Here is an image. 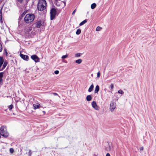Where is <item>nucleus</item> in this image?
<instances>
[{
  "mask_svg": "<svg viewBox=\"0 0 156 156\" xmlns=\"http://www.w3.org/2000/svg\"><path fill=\"white\" fill-rule=\"evenodd\" d=\"M97 155V154L95 155V154H94V156H96Z\"/></svg>",
  "mask_w": 156,
  "mask_h": 156,
  "instance_id": "nucleus-41",
  "label": "nucleus"
},
{
  "mask_svg": "<svg viewBox=\"0 0 156 156\" xmlns=\"http://www.w3.org/2000/svg\"><path fill=\"white\" fill-rule=\"evenodd\" d=\"M100 76V72H98L97 74V77L98 78H99Z\"/></svg>",
  "mask_w": 156,
  "mask_h": 156,
  "instance_id": "nucleus-30",
  "label": "nucleus"
},
{
  "mask_svg": "<svg viewBox=\"0 0 156 156\" xmlns=\"http://www.w3.org/2000/svg\"><path fill=\"white\" fill-rule=\"evenodd\" d=\"M94 87V86L93 84H92L91 86L90 87L88 90V91L89 92H91L93 90Z\"/></svg>",
  "mask_w": 156,
  "mask_h": 156,
  "instance_id": "nucleus-14",
  "label": "nucleus"
},
{
  "mask_svg": "<svg viewBox=\"0 0 156 156\" xmlns=\"http://www.w3.org/2000/svg\"><path fill=\"white\" fill-rule=\"evenodd\" d=\"M2 47L1 44L0 43V52L2 51Z\"/></svg>",
  "mask_w": 156,
  "mask_h": 156,
  "instance_id": "nucleus-29",
  "label": "nucleus"
},
{
  "mask_svg": "<svg viewBox=\"0 0 156 156\" xmlns=\"http://www.w3.org/2000/svg\"><path fill=\"white\" fill-rule=\"evenodd\" d=\"M34 29H35V28L34 27H28L27 28L26 30V33H27L29 35H30V31H31V30H34Z\"/></svg>",
  "mask_w": 156,
  "mask_h": 156,
  "instance_id": "nucleus-10",
  "label": "nucleus"
},
{
  "mask_svg": "<svg viewBox=\"0 0 156 156\" xmlns=\"http://www.w3.org/2000/svg\"><path fill=\"white\" fill-rule=\"evenodd\" d=\"M96 6V4L95 3L92 4L91 5V9H94Z\"/></svg>",
  "mask_w": 156,
  "mask_h": 156,
  "instance_id": "nucleus-19",
  "label": "nucleus"
},
{
  "mask_svg": "<svg viewBox=\"0 0 156 156\" xmlns=\"http://www.w3.org/2000/svg\"><path fill=\"white\" fill-rule=\"evenodd\" d=\"M47 2L45 0H39L37 4V9L40 11H42L46 9Z\"/></svg>",
  "mask_w": 156,
  "mask_h": 156,
  "instance_id": "nucleus-1",
  "label": "nucleus"
},
{
  "mask_svg": "<svg viewBox=\"0 0 156 156\" xmlns=\"http://www.w3.org/2000/svg\"><path fill=\"white\" fill-rule=\"evenodd\" d=\"M31 58L34 60L35 62H39V59L38 56L36 55H33L31 56Z\"/></svg>",
  "mask_w": 156,
  "mask_h": 156,
  "instance_id": "nucleus-8",
  "label": "nucleus"
},
{
  "mask_svg": "<svg viewBox=\"0 0 156 156\" xmlns=\"http://www.w3.org/2000/svg\"><path fill=\"white\" fill-rule=\"evenodd\" d=\"M114 87V85L113 84H111L110 85V88L111 90H112Z\"/></svg>",
  "mask_w": 156,
  "mask_h": 156,
  "instance_id": "nucleus-33",
  "label": "nucleus"
},
{
  "mask_svg": "<svg viewBox=\"0 0 156 156\" xmlns=\"http://www.w3.org/2000/svg\"><path fill=\"white\" fill-rule=\"evenodd\" d=\"M92 98V97L91 95H88L86 97V100L87 101H91Z\"/></svg>",
  "mask_w": 156,
  "mask_h": 156,
  "instance_id": "nucleus-17",
  "label": "nucleus"
},
{
  "mask_svg": "<svg viewBox=\"0 0 156 156\" xmlns=\"http://www.w3.org/2000/svg\"><path fill=\"white\" fill-rule=\"evenodd\" d=\"M29 71H26V73H29Z\"/></svg>",
  "mask_w": 156,
  "mask_h": 156,
  "instance_id": "nucleus-40",
  "label": "nucleus"
},
{
  "mask_svg": "<svg viewBox=\"0 0 156 156\" xmlns=\"http://www.w3.org/2000/svg\"><path fill=\"white\" fill-rule=\"evenodd\" d=\"M101 28L99 26H98V27H97L96 28V30L97 31H99L101 30Z\"/></svg>",
  "mask_w": 156,
  "mask_h": 156,
  "instance_id": "nucleus-23",
  "label": "nucleus"
},
{
  "mask_svg": "<svg viewBox=\"0 0 156 156\" xmlns=\"http://www.w3.org/2000/svg\"><path fill=\"white\" fill-rule=\"evenodd\" d=\"M33 106L34 109L38 108L41 107L40 105L39 104H34Z\"/></svg>",
  "mask_w": 156,
  "mask_h": 156,
  "instance_id": "nucleus-12",
  "label": "nucleus"
},
{
  "mask_svg": "<svg viewBox=\"0 0 156 156\" xmlns=\"http://www.w3.org/2000/svg\"><path fill=\"white\" fill-rule=\"evenodd\" d=\"M28 154L29 156H31V154H32V152L30 150H29V152L28 153Z\"/></svg>",
  "mask_w": 156,
  "mask_h": 156,
  "instance_id": "nucleus-32",
  "label": "nucleus"
},
{
  "mask_svg": "<svg viewBox=\"0 0 156 156\" xmlns=\"http://www.w3.org/2000/svg\"><path fill=\"white\" fill-rule=\"evenodd\" d=\"M87 22V20H83V21L82 22H81L80 23L79 25L80 26H82V25H83L85 23Z\"/></svg>",
  "mask_w": 156,
  "mask_h": 156,
  "instance_id": "nucleus-20",
  "label": "nucleus"
},
{
  "mask_svg": "<svg viewBox=\"0 0 156 156\" xmlns=\"http://www.w3.org/2000/svg\"><path fill=\"white\" fill-rule=\"evenodd\" d=\"M55 4L58 6H62V7H64L66 5V3L65 2H63L60 0H56L55 1Z\"/></svg>",
  "mask_w": 156,
  "mask_h": 156,
  "instance_id": "nucleus-6",
  "label": "nucleus"
},
{
  "mask_svg": "<svg viewBox=\"0 0 156 156\" xmlns=\"http://www.w3.org/2000/svg\"><path fill=\"white\" fill-rule=\"evenodd\" d=\"M19 2H20V3H22L23 0H17Z\"/></svg>",
  "mask_w": 156,
  "mask_h": 156,
  "instance_id": "nucleus-38",
  "label": "nucleus"
},
{
  "mask_svg": "<svg viewBox=\"0 0 156 156\" xmlns=\"http://www.w3.org/2000/svg\"><path fill=\"white\" fill-rule=\"evenodd\" d=\"M144 149V147H141L140 148V150L141 151H142Z\"/></svg>",
  "mask_w": 156,
  "mask_h": 156,
  "instance_id": "nucleus-35",
  "label": "nucleus"
},
{
  "mask_svg": "<svg viewBox=\"0 0 156 156\" xmlns=\"http://www.w3.org/2000/svg\"><path fill=\"white\" fill-rule=\"evenodd\" d=\"M118 92L119 94H124V92L121 90H119L118 91Z\"/></svg>",
  "mask_w": 156,
  "mask_h": 156,
  "instance_id": "nucleus-26",
  "label": "nucleus"
},
{
  "mask_svg": "<svg viewBox=\"0 0 156 156\" xmlns=\"http://www.w3.org/2000/svg\"><path fill=\"white\" fill-rule=\"evenodd\" d=\"M3 72L0 73V84L2 83Z\"/></svg>",
  "mask_w": 156,
  "mask_h": 156,
  "instance_id": "nucleus-13",
  "label": "nucleus"
},
{
  "mask_svg": "<svg viewBox=\"0 0 156 156\" xmlns=\"http://www.w3.org/2000/svg\"><path fill=\"white\" fill-rule=\"evenodd\" d=\"M99 90V87L98 85H97L95 87L94 90V93H97Z\"/></svg>",
  "mask_w": 156,
  "mask_h": 156,
  "instance_id": "nucleus-15",
  "label": "nucleus"
},
{
  "mask_svg": "<svg viewBox=\"0 0 156 156\" xmlns=\"http://www.w3.org/2000/svg\"><path fill=\"white\" fill-rule=\"evenodd\" d=\"M54 73L56 74H58L59 73V71L58 70H56L54 72Z\"/></svg>",
  "mask_w": 156,
  "mask_h": 156,
  "instance_id": "nucleus-34",
  "label": "nucleus"
},
{
  "mask_svg": "<svg viewBox=\"0 0 156 156\" xmlns=\"http://www.w3.org/2000/svg\"><path fill=\"white\" fill-rule=\"evenodd\" d=\"M9 151L11 153H12L14 152V150L12 148H10L9 150Z\"/></svg>",
  "mask_w": 156,
  "mask_h": 156,
  "instance_id": "nucleus-31",
  "label": "nucleus"
},
{
  "mask_svg": "<svg viewBox=\"0 0 156 156\" xmlns=\"http://www.w3.org/2000/svg\"><path fill=\"white\" fill-rule=\"evenodd\" d=\"M116 106V104L113 102H111L110 104V110L111 112L114 111Z\"/></svg>",
  "mask_w": 156,
  "mask_h": 156,
  "instance_id": "nucleus-7",
  "label": "nucleus"
},
{
  "mask_svg": "<svg viewBox=\"0 0 156 156\" xmlns=\"http://www.w3.org/2000/svg\"><path fill=\"white\" fill-rule=\"evenodd\" d=\"M75 56L76 57H79L80 56V54L79 53H77L75 55Z\"/></svg>",
  "mask_w": 156,
  "mask_h": 156,
  "instance_id": "nucleus-28",
  "label": "nucleus"
},
{
  "mask_svg": "<svg viewBox=\"0 0 156 156\" xmlns=\"http://www.w3.org/2000/svg\"><path fill=\"white\" fill-rule=\"evenodd\" d=\"M106 156H111L110 154L108 153L107 154H106Z\"/></svg>",
  "mask_w": 156,
  "mask_h": 156,
  "instance_id": "nucleus-39",
  "label": "nucleus"
},
{
  "mask_svg": "<svg viewBox=\"0 0 156 156\" xmlns=\"http://www.w3.org/2000/svg\"><path fill=\"white\" fill-rule=\"evenodd\" d=\"M68 56V54H66V55H63L62 57V59H65L66 58H67Z\"/></svg>",
  "mask_w": 156,
  "mask_h": 156,
  "instance_id": "nucleus-25",
  "label": "nucleus"
},
{
  "mask_svg": "<svg viewBox=\"0 0 156 156\" xmlns=\"http://www.w3.org/2000/svg\"><path fill=\"white\" fill-rule=\"evenodd\" d=\"M20 56L24 60L27 61L29 57L27 55H24L20 53Z\"/></svg>",
  "mask_w": 156,
  "mask_h": 156,
  "instance_id": "nucleus-11",
  "label": "nucleus"
},
{
  "mask_svg": "<svg viewBox=\"0 0 156 156\" xmlns=\"http://www.w3.org/2000/svg\"><path fill=\"white\" fill-rule=\"evenodd\" d=\"M82 62V60L80 59H78V60H76L75 61L76 63H77L78 64H80Z\"/></svg>",
  "mask_w": 156,
  "mask_h": 156,
  "instance_id": "nucleus-18",
  "label": "nucleus"
},
{
  "mask_svg": "<svg viewBox=\"0 0 156 156\" xmlns=\"http://www.w3.org/2000/svg\"><path fill=\"white\" fill-rule=\"evenodd\" d=\"M35 18L34 15L33 14H27L24 17V21L27 23H30L33 22Z\"/></svg>",
  "mask_w": 156,
  "mask_h": 156,
  "instance_id": "nucleus-2",
  "label": "nucleus"
},
{
  "mask_svg": "<svg viewBox=\"0 0 156 156\" xmlns=\"http://www.w3.org/2000/svg\"><path fill=\"white\" fill-rule=\"evenodd\" d=\"M56 11L55 8H52L50 10V19L51 20H53L55 16Z\"/></svg>",
  "mask_w": 156,
  "mask_h": 156,
  "instance_id": "nucleus-5",
  "label": "nucleus"
},
{
  "mask_svg": "<svg viewBox=\"0 0 156 156\" xmlns=\"http://www.w3.org/2000/svg\"><path fill=\"white\" fill-rule=\"evenodd\" d=\"M76 12V9H75L73 11V13H72V15H73L75 13V12Z\"/></svg>",
  "mask_w": 156,
  "mask_h": 156,
  "instance_id": "nucleus-37",
  "label": "nucleus"
},
{
  "mask_svg": "<svg viewBox=\"0 0 156 156\" xmlns=\"http://www.w3.org/2000/svg\"><path fill=\"white\" fill-rule=\"evenodd\" d=\"M41 21H38L36 23V27L37 28H39L41 26Z\"/></svg>",
  "mask_w": 156,
  "mask_h": 156,
  "instance_id": "nucleus-16",
  "label": "nucleus"
},
{
  "mask_svg": "<svg viewBox=\"0 0 156 156\" xmlns=\"http://www.w3.org/2000/svg\"><path fill=\"white\" fill-rule=\"evenodd\" d=\"M2 11L1 10L0 11V21L2 20Z\"/></svg>",
  "mask_w": 156,
  "mask_h": 156,
  "instance_id": "nucleus-27",
  "label": "nucleus"
},
{
  "mask_svg": "<svg viewBox=\"0 0 156 156\" xmlns=\"http://www.w3.org/2000/svg\"><path fill=\"white\" fill-rule=\"evenodd\" d=\"M35 29H34V30H31L30 31V36L33 35L34 34H35Z\"/></svg>",
  "mask_w": 156,
  "mask_h": 156,
  "instance_id": "nucleus-22",
  "label": "nucleus"
},
{
  "mask_svg": "<svg viewBox=\"0 0 156 156\" xmlns=\"http://www.w3.org/2000/svg\"><path fill=\"white\" fill-rule=\"evenodd\" d=\"M111 150V147H110V149L109 150Z\"/></svg>",
  "mask_w": 156,
  "mask_h": 156,
  "instance_id": "nucleus-42",
  "label": "nucleus"
},
{
  "mask_svg": "<svg viewBox=\"0 0 156 156\" xmlns=\"http://www.w3.org/2000/svg\"><path fill=\"white\" fill-rule=\"evenodd\" d=\"M92 107L95 109L98 110H99V107L97 105L96 102L95 101H93L91 103Z\"/></svg>",
  "mask_w": 156,
  "mask_h": 156,
  "instance_id": "nucleus-9",
  "label": "nucleus"
},
{
  "mask_svg": "<svg viewBox=\"0 0 156 156\" xmlns=\"http://www.w3.org/2000/svg\"><path fill=\"white\" fill-rule=\"evenodd\" d=\"M53 94L54 95H55V96H57L58 95V94H57V93H53Z\"/></svg>",
  "mask_w": 156,
  "mask_h": 156,
  "instance_id": "nucleus-36",
  "label": "nucleus"
},
{
  "mask_svg": "<svg viewBox=\"0 0 156 156\" xmlns=\"http://www.w3.org/2000/svg\"><path fill=\"white\" fill-rule=\"evenodd\" d=\"M81 30L80 29H78L77 30V31L76 32V34L77 35H79L81 33Z\"/></svg>",
  "mask_w": 156,
  "mask_h": 156,
  "instance_id": "nucleus-21",
  "label": "nucleus"
},
{
  "mask_svg": "<svg viewBox=\"0 0 156 156\" xmlns=\"http://www.w3.org/2000/svg\"><path fill=\"white\" fill-rule=\"evenodd\" d=\"M3 64L2 67V69H0V71L3 70L8 64V62L6 60L4 61L3 57L0 56V69Z\"/></svg>",
  "mask_w": 156,
  "mask_h": 156,
  "instance_id": "nucleus-4",
  "label": "nucleus"
},
{
  "mask_svg": "<svg viewBox=\"0 0 156 156\" xmlns=\"http://www.w3.org/2000/svg\"><path fill=\"white\" fill-rule=\"evenodd\" d=\"M0 134L4 137H6L8 136L9 133L6 130V127L3 126H2L0 128Z\"/></svg>",
  "mask_w": 156,
  "mask_h": 156,
  "instance_id": "nucleus-3",
  "label": "nucleus"
},
{
  "mask_svg": "<svg viewBox=\"0 0 156 156\" xmlns=\"http://www.w3.org/2000/svg\"><path fill=\"white\" fill-rule=\"evenodd\" d=\"M13 107V106L12 105H11L8 106V108L9 110H11Z\"/></svg>",
  "mask_w": 156,
  "mask_h": 156,
  "instance_id": "nucleus-24",
  "label": "nucleus"
}]
</instances>
